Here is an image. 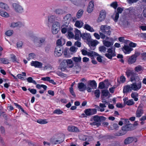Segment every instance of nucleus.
Returning a JSON list of instances; mask_svg holds the SVG:
<instances>
[{"instance_id":"f257e3e1","label":"nucleus","mask_w":146,"mask_h":146,"mask_svg":"<svg viewBox=\"0 0 146 146\" xmlns=\"http://www.w3.org/2000/svg\"><path fill=\"white\" fill-rule=\"evenodd\" d=\"M94 121L93 122L91 123L90 124L92 125H96L98 127L101 125V122L102 123V124L104 127H107L108 125V123L107 122H104L106 118L103 116L94 115L92 117Z\"/></svg>"},{"instance_id":"f03ea898","label":"nucleus","mask_w":146,"mask_h":146,"mask_svg":"<svg viewBox=\"0 0 146 146\" xmlns=\"http://www.w3.org/2000/svg\"><path fill=\"white\" fill-rule=\"evenodd\" d=\"M137 71V66L135 67V70L131 68H127L125 72L128 78L130 77V81L134 82L136 81L137 76L136 71Z\"/></svg>"},{"instance_id":"7ed1b4c3","label":"nucleus","mask_w":146,"mask_h":146,"mask_svg":"<svg viewBox=\"0 0 146 146\" xmlns=\"http://www.w3.org/2000/svg\"><path fill=\"white\" fill-rule=\"evenodd\" d=\"M123 10V9L120 7H117V10H115L113 15L111 16V18L115 22L117 21L119 17V13H121Z\"/></svg>"},{"instance_id":"20e7f679","label":"nucleus","mask_w":146,"mask_h":146,"mask_svg":"<svg viewBox=\"0 0 146 146\" xmlns=\"http://www.w3.org/2000/svg\"><path fill=\"white\" fill-rule=\"evenodd\" d=\"M34 43L37 46L41 47L45 43V39L44 37L38 38H35L33 40Z\"/></svg>"},{"instance_id":"39448f33","label":"nucleus","mask_w":146,"mask_h":146,"mask_svg":"<svg viewBox=\"0 0 146 146\" xmlns=\"http://www.w3.org/2000/svg\"><path fill=\"white\" fill-rule=\"evenodd\" d=\"M137 125V121L134 122L133 124L127 125L123 126L121 127L122 130L124 131L133 130L135 128V126Z\"/></svg>"},{"instance_id":"423d86ee","label":"nucleus","mask_w":146,"mask_h":146,"mask_svg":"<svg viewBox=\"0 0 146 146\" xmlns=\"http://www.w3.org/2000/svg\"><path fill=\"white\" fill-rule=\"evenodd\" d=\"M72 60L75 62V66H74L73 69H75L78 68L80 70L81 68V67L79 64V62L81 61V58L80 56L79 57H74L72 58Z\"/></svg>"},{"instance_id":"0eeeda50","label":"nucleus","mask_w":146,"mask_h":146,"mask_svg":"<svg viewBox=\"0 0 146 146\" xmlns=\"http://www.w3.org/2000/svg\"><path fill=\"white\" fill-rule=\"evenodd\" d=\"M78 88L80 91L83 92L86 90L87 91L89 92H91L92 88L90 87H87L86 85L82 82H80L78 83Z\"/></svg>"},{"instance_id":"6e6552de","label":"nucleus","mask_w":146,"mask_h":146,"mask_svg":"<svg viewBox=\"0 0 146 146\" xmlns=\"http://www.w3.org/2000/svg\"><path fill=\"white\" fill-rule=\"evenodd\" d=\"M63 51V49L61 46H56L55 49L54 55L55 56H60L62 54Z\"/></svg>"},{"instance_id":"1a4fd4ad","label":"nucleus","mask_w":146,"mask_h":146,"mask_svg":"<svg viewBox=\"0 0 146 146\" xmlns=\"http://www.w3.org/2000/svg\"><path fill=\"white\" fill-rule=\"evenodd\" d=\"M64 140V136L63 135H60V139H57L56 138H51L50 140L51 142L53 144H58L62 143Z\"/></svg>"},{"instance_id":"9d476101","label":"nucleus","mask_w":146,"mask_h":146,"mask_svg":"<svg viewBox=\"0 0 146 146\" xmlns=\"http://www.w3.org/2000/svg\"><path fill=\"white\" fill-rule=\"evenodd\" d=\"M84 112L86 115L90 116L96 114L97 111L96 109L88 108L85 109L84 111Z\"/></svg>"},{"instance_id":"9b49d317","label":"nucleus","mask_w":146,"mask_h":146,"mask_svg":"<svg viewBox=\"0 0 146 146\" xmlns=\"http://www.w3.org/2000/svg\"><path fill=\"white\" fill-rule=\"evenodd\" d=\"M87 43L90 47V49L94 50L95 48V47L98 44V41L96 40H92V38L90 40L89 42H88Z\"/></svg>"},{"instance_id":"f8f14e48","label":"nucleus","mask_w":146,"mask_h":146,"mask_svg":"<svg viewBox=\"0 0 146 146\" xmlns=\"http://www.w3.org/2000/svg\"><path fill=\"white\" fill-rule=\"evenodd\" d=\"M71 15L70 14H68L64 17V25L68 27V25L70 23L71 18Z\"/></svg>"},{"instance_id":"ddd939ff","label":"nucleus","mask_w":146,"mask_h":146,"mask_svg":"<svg viewBox=\"0 0 146 146\" xmlns=\"http://www.w3.org/2000/svg\"><path fill=\"white\" fill-rule=\"evenodd\" d=\"M133 141L135 142H137V139L134 137H129L126 138L124 140V143L125 145L129 144L131 143Z\"/></svg>"},{"instance_id":"4468645a","label":"nucleus","mask_w":146,"mask_h":146,"mask_svg":"<svg viewBox=\"0 0 146 146\" xmlns=\"http://www.w3.org/2000/svg\"><path fill=\"white\" fill-rule=\"evenodd\" d=\"M106 16V13L105 11L103 10L100 11L99 16L97 20V22H100L103 21L105 18Z\"/></svg>"},{"instance_id":"2eb2a0df","label":"nucleus","mask_w":146,"mask_h":146,"mask_svg":"<svg viewBox=\"0 0 146 146\" xmlns=\"http://www.w3.org/2000/svg\"><path fill=\"white\" fill-rule=\"evenodd\" d=\"M81 37L84 40L87 41V42H89L90 40L91 39V36L89 33H83L81 35Z\"/></svg>"},{"instance_id":"dca6fc26","label":"nucleus","mask_w":146,"mask_h":146,"mask_svg":"<svg viewBox=\"0 0 146 146\" xmlns=\"http://www.w3.org/2000/svg\"><path fill=\"white\" fill-rule=\"evenodd\" d=\"M13 6L17 12L21 13L23 11V8L19 4L16 3H13Z\"/></svg>"},{"instance_id":"f3484780","label":"nucleus","mask_w":146,"mask_h":146,"mask_svg":"<svg viewBox=\"0 0 146 146\" xmlns=\"http://www.w3.org/2000/svg\"><path fill=\"white\" fill-rule=\"evenodd\" d=\"M137 57V54L136 53L134 55H132L130 56L128 60V62L129 64H132L135 62Z\"/></svg>"},{"instance_id":"a211bd4d","label":"nucleus","mask_w":146,"mask_h":146,"mask_svg":"<svg viewBox=\"0 0 146 146\" xmlns=\"http://www.w3.org/2000/svg\"><path fill=\"white\" fill-rule=\"evenodd\" d=\"M122 49L123 52L125 54H129L133 50L132 48L127 45H124Z\"/></svg>"},{"instance_id":"6ab92c4d","label":"nucleus","mask_w":146,"mask_h":146,"mask_svg":"<svg viewBox=\"0 0 146 146\" xmlns=\"http://www.w3.org/2000/svg\"><path fill=\"white\" fill-rule=\"evenodd\" d=\"M89 83H88L87 85V87L90 86L92 89H96L97 88V83L94 80H90L89 81Z\"/></svg>"},{"instance_id":"aec40b11","label":"nucleus","mask_w":146,"mask_h":146,"mask_svg":"<svg viewBox=\"0 0 146 146\" xmlns=\"http://www.w3.org/2000/svg\"><path fill=\"white\" fill-rule=\"evenodd\" d=\"M32 66H35V68H41L42 67V64L39 62L36 61H32L31 63Z\"/></svg>"},{"instance_id":"412c9836","label":"nucleus","mask_w":146,"mask_h":146,"mask_svg":"<svg viewBox=\"0 0 146 146\" xmlns=\"http://www.w3.org/2000/svg\"><path fill=\"white\" fill-rule=\"evenodd\" d=\"M102 94L101 95V98L102 100H104V97H107L108 94H110V93L107 90H103L102 91Z\"/></svg>"},{"instance_id":"4be33fe9","label":"nucleus","mask_w":146,"mask_h":146,"mask_svg":"<svg viewBox=\"0 0 146 146\" xmlns=\"http://www.w3.org/2000/svg\"><path fill=\"white\" fill-rule=\"evenodd\" d=\"M94 6V2L92 1L89 3L87 9V12L89 13H91L93 10Z\"/></svg>"},{"instance_id":"5701e85b","label":"nucleus","mask_w":146,"mask_h":146,"mask_svg":"<svg viewBox=\"0 0 146 146\" xmlns=\"http://www.w3.org/2000/svg\"><path fill=\"white\" fill-rule=\"evenodd\" d=\"M68 130L71 132H78L80 131L79 129L77 127L73 126H68Z\"/></svg>"},{"instance_id":"b1692460","label":"nucleus","mask_w":146,"mask_h":146,"mask_svg":"<svg viewBox=\"0 0 146 146\" xmlns=\"http://www.w3.org/2000/svg\"><path fill=\"white\" fill-rule=\"evenodd\" d=\"M55 13L58 16L61 15L65 14L66 11L64 10L61 9H57L54 11Z\"/></svg>"},{"instance_id":"393cba45","label":"nucleus","mask_w":146,"mask_h":146,"mask_svg":"<svg viewBox=\"0 0 146 146\" xmlns=\"http://www.w3.org/2000/svg\"><path fill=\"white\" fill-rule=\"evenodd\" d=\"M75 39L76 40H79L80 39L79 36L81 37V35L82 34L80 31L77 29H75Z\"/></svg>"},{"instance_id":"a878e982","label":"nucleus","mask_w":146,"mask_h":146,"mask_svg":"<svg viewBox=\"0 0 146 146\" xmlns=\"http://www.w3.org/2000/svg\"><path fill=\"white\" fill-rule=\"evenodd\" d=\"M71 2L77 6L82 5L83 3V0H70Z\"/></svg>"},{"instance_id":"bb28decb","label":"nucleus","mask_w":146,"mask_h":146,"mask_svg":"<svg viewBox=\"0 0 146 146\" xmlns=\"http://www.w3.org/2000/svg\"><path fill=\"white\" fill-rule=\"evenodd\" d=\"M103 43L104 45L107 47H111L112 46L113 43L112 42L106 41V40L103 41Z\"/></svg>"},{"instance_id":"cd10ccee","label":"nucleus","mask_w":146,"mask_h":146,"mask_svg":"<svg viewBox=\"0 0 146 146\" xmlns=\"http://www.w3.org/2000/svg\"><path fill=\"white\" fill-rule=\"evenodd\" d=\"M131 86L130 85H127L124 87L123 92L124 93H127L129 91H131Z\"/></svg>"},{"instance_id":"c85d7f7f","label":"nucleus","mask_w":146,"mask_h":146,"mask_svg":"<svg viewBox=\"0 0 146 146\" xmlns=\"http://www.w3.org/2000/svg\"><path fill=\"white\" fill-rule=\"evenodd\" d=\"M56 19V17L53 15L49 16L48 17V24L49 23H53L55 21Z\"/></svg>"},{"instance_id":"c756f323","label":"nucleus","mask_w":146,"mask_h":146,"mask_svg":"<svg viewBox=\"0 0 146 146\" xmlns=\"http://www.w3.org/2000/svg\"><path fill=\"white\" fill-rule=\"evenodd\" d=\"M111 27L107 25H102L100 27V30L102 32H104L105 31L110 30Z\"/></svg>"},{"instance_id":"7c9ffc66","label":"nucleus","mask_w":146,"mask_h":146,"mask_svg":"<svg viewBox=\"0 0 146 146\" xmlns=\"http://www.w3.org/2000/svg\"><path fill=\"white\" fill-rule=\"evenodd\" d=\"M84 28L85 29L91 32L94 31V30L93 29V28L88 24H85V25Z\"/></svg>"},{"instance_id":"2f4dec72","label":"nucleus","mask_w":146,"mask_h":146,"mask_svg":"<svg viewBox=\"0 0 146 146\" xmlns=\"http://www.w3.org/2000/svg\"><path fill=\"white\" fill-rule=\"evenodd\" d=\"M0 15L3 17L7 18L9 17V15L8 13L0 10Z\"/></svg>"},{"instance_id":"473e14b6","label":"nucleus","mask_w":146,"mask_h":146,"mask_svg":"<svg viewBox=\"0 0 146 146\" xmlns=\"http://www.w3.org/2000/svg\"><path fill=\"white\" fill-rule=\"evenodd\" d=\"M67 65L69 68H72L74 65V64L73 63L71 59H68L66 60Z\"/></svg>"},{"instance_id":"72a5a7b5","label":"nucleus","mask_w":146,"mask_h":146,"mask_svg":"<svg viewBox=\"0 0 146 146\" xmlns=\"http://www.w3.org/2000/svg\"><path fill=\"white\" fill-rule=\"evenodd\" d=\"M133 83L131 84V88L132 90H137V84L136 83V80L134 82H132Z\"/></svg>"},{"instance_id":"f704fd0d","label":"nucleus","mask_w":146,"mask_h":146,"mask_svg":"<svg viewBox=\"0 0 146 146\" xmlns=\"http://www.w3.org/2000/svg\"><path fill=\"white\" fill-rule=\"evenodd\" d=\"M83 23L81 21H76L75 23V25L76 27L78 28L81 27L83 25Z\"/></svg>"},{"instance_id":"c9c22d12","label":"nucleus","mask_w":146,"mask_h":146,"mask_svg":"<svg viewBox=\"0 0 146 146\" xmlns=\"http://www.w3.org/2000/svg\"><path fill=\"white\" fill-rule=\"evenodd\" d=\"M0 7L5 10H7L9 7L7 4L0 2Z\"/></svg>"},{"instance_id":"e433bc0d","label":"nucleus","mask_w":146,"mask_h":146,"mask_svg":"<svg viewBox=\"0 0 146 146\" xmlns=\"http://www.w3.org/2000/svg\"><path fill=\"white\" fill-rule=\"evenodd\" d=\"M88 56L91 57H93L94 56H99V54L95 52L91 51V52H88Z\"/></svg>"},{"instance_id":"4c0bfd02","label":"nucleus","mask_w":146,"mask_h":146,"mask_svg":"<svg viewBox=\"0 0 146 146\" xmlns=\"http://www.w3.org/2000/svg\"><path fill=\"white\" fill-rule=\"evenodd\" d=\"M60 24L58 22H54L52 24V29L54 28H57V27H59L60 28Z\"/></svg>"},{"instance_id":"58836bf2","label":"nucleus","mask_w":146,"mask_h":146,"mask_svg":"<svg viewBox=\"0 0 146 146\" xmlns=\"http://www.w3.org/2000/svg\"><path fill=\"white\" fill-rule=\"evenodd\" d=\"M84 11L81 9L79 10L77 13L76 16L78 19L80 18L83 14Z\"/></svg>"},{"instance_id":"ea45409f","label":"nucleus","mask_w":146,"mask_h":146,"mask_svg":"<svg viewBox=\"0 0 146 146\" xmlns=\"http://www.w3.org/2000/svg\"><path fill=\"white\" fill-rule=\"evenodd\" d=\"M141 55L142 60H146V52L141 53L140 52H137V56Z\"/></svg>"},{"instance_id":"a19ab883","label":"nucleus","mask_w":146,"mask_h":146,"mask_svg":"<svg viewBox=\"0 0 146 146\" xmlns=\"http://www.w3.org/2000/svg\"><path fill=\"white\" fill-rule=\"evenodd\" d=\"M37 123L42 124H45L48 123L46 121V119H40L38 120L37 121Z\"/></svg>"},{"instance_id":"79ce46f5","label":"nucleus","mask_w":146,"mask_h":146,"mask_svg":"<svg viewBox=\"0 0 146 146\" xmlns=\"http://www.w3.org/2000/svg\"><path fill=\"white\" fill-rule=\"evenodd\" d=\"M0 63L4 64H8L9 63L7 59L5 58H0Z\"/></svg>"},{"instance_id":"37998d69","label":"nucleus","mask_w":146,"mask_h":146,"mask_svg":"<svg viewBox=\"0 0 146 146\" xmlns=\"http://www.w3.org/2000/svg\"><path fill=\"white\" fill-rule=\"evenodd\" d=\"M60 29V28L59 27H57L56 28L54 27V28L52 29V33L53 34H56L58 33Z\"/></svg>"},{"instance_id":"c03bdc74","label":"nucleus","mask_w":146,"mask_h":146,"mask_svg":"<svg viewBox=\"0 0 146 146\" xmlns=\"http://www.w3.org/2000/svg\"><path fill=\"white\" fill-rule=\"evenodd\" d=\"M143 113V111L142 108L137 109V117H141Z\"/></svg>"},{"instance_id":"a18cd8bd","label":"nucleus","mask_w":146,"mask_h":146,"mask_svg":"<svg viewBox=\"0 0 146 146\" xmlns=\"http://www.w3.org/2000/svg\"><path fill=\"white\" fill-rule=\"evenodd\" d=\"M106 49V48L104 45L101 46L99 48V50L101 52H105Z\"/></svg>"},{"instance_id":"49530a36","label":"nucleus","mask_w":146,"mask_h":146,"mask_svg":"<svg viewBox=\"0 0 146 146\" xmlns=\"http://www.w3.org/2000/svg\"><path fill=\"white\" fill-rule=\"evenodd\" d=\"M20 25V22H18L16 23L13 22L11 23L10 27H11L15 28L17 27H18Z\"/></svg>"},{"instance_id":"de8ad7c7","label":"nucleus","mask_w":146,"mask_h":146,"mask_svg":"<svg viewBox=\"0 0 146 146\" xmlns=\"http://www.w3.org/2000/svg\"><path fill=\"white\" fill-rule=\"evenodd\" d=\"M118 5L116 1L113 2L110 5V6L115 9H116Z\"/></svg>"},{"instance_id":"09e8293b","label":"nucleus","mask_w":146,"mask_h":146,"mask_svg":"<svg viewBox=\"0 0 146 146\" xmlns=\"http://www.w3.org/2000/svg\"><path fill=\"white\" fill-rule=\"evenodd\" d=\"M144 70L143 67L140 65L137 66V73L141 74Z\"/></svg>"},{"instance_id":"8fccbe9b","label":"nucleus","mask_w":146,"mask_h":146,"mask_svg":"<svg viewBox=\"0 0 146 146\" xmlns=\"http://www.w3.org/2000/svg\"><path fill=\"white\" fill-rule=\"evenodd\" d=\"M121 120H123V121L124 124H125L126 125H129V124H132L129 123V119H124L121 118Z\"/></svg>"},{"instance_id":"3c124183","label":"nucleus","mask_w":146,"mask_h":146,"mask_svg":"<svg viewBox=\"0 0 146 146\" xmlns=\"http://www.w3.org/2000/svg\"><path fill=\"white\" fill-rule=\"evenodd\" d=\"M13 33V30H9L5 32V34L8 36H10L12 35Z\"/></svg>"},{"instance_id":"603ef678","label":"nucleus","mask_w":146,"mask_h":146,"mask_svg":"<svg viewBox=\"0 0 146 146\" xmlns=\"http://www.w3.org/2000/svg\"><path fill=\"white\" fill-rule=\"evenodd\" d=\"M27 80L28 82L29 83H32L35 84H36V82L33 80L31 77H29L27 79Z\"/></svg>"},{"instance_id":"864d4df0","label":"nucleus","mask_w":146,"mask_h":146,"mask_svg":"<svg viewBox=\"0 0 146 146\" xmlns=\"http://www.w3.org/2000/svg\"><path fill=\"white\" fill-rule=\"evenodd\" d=\"M72 29V28H70L68 29V36L69 37L71 38L73 37L74 36V34L70 31Z\"/></svg>"},{"instance_id":"5fc2aeb1","label":"nucleus","mask_w":146,"mask_h":146,"mask_svg":"<svg viewBox=\"0 0 146 146\" xmlns=\"http://www.w3.org/2000/svg\"><path fill=\"white\" fill-rule=\"evenodd\" d=\"M94 94L95 96L97 98H99L100 97V90L98 89L96 90L94 92Z\"/></svg>"},{"instance_id":"6e6d98bb","label":"nucleus","mask_w":146,"mask_h":146,"mask_svg":"<svg viewBox=\"0 0 146 146\" xmlns=\"http://www.w3.org/2000/svg\"><path fill=\"white\" fill-rule=\"evenodd\" d=\"M50 44H47L45 47V52L46 53H48L50 48Z\"/></svg>"},{"instance_id":"4d7b16f0","label":"nucleus","mask_w":146,"mask_h":146,"mask_svg":"<svg viewBox=\"0 0 146 146\" xmlns=\"http://www.w3.org/2000/svg\"><path fill=\"white\" fill-rule=\"evenodd\" d=\"M105 87V84L104 83L102 82H100L99 84L98 88L100 89H103Z\"/></svg>"},{"instance_id":"13d9d810","label":"nucleus","mask_w":146,"mask_h":146,"mask_svg":"<svg viewBox=\"0 0 146 146\" xmlns=\"http://www.w3.org/2000/svg\"><path fill=\"white\" fill-rule=\"evenodd\" d=\"M63 113V112L59 109L55 110L53 111V113L58 114H62Z\"/></svg>"},{"instance_id":"bf43d9fd","label":"nucleus","mask_w":146,"mask_h":146,"mask_svg":"<svg viewBox=\"0 0 146 146\" xmlns=\"http://www.w3.org/2000/svg\"><path fill=\"white\" fill-rule=\"evenodd\" d=\"M146 120V116H143L139 119V120L141 121L140 123L141 125H143L144 123V121Z\"/></svg>"},{"instance_id":"052dcab7","label":"nucleus","mask_w":146,"mask_h":146,"mask_svg":"<svg viewBox=\"0 0 146 146\" xmlns=\"http://www.w3.org/2000/svg\"><path fill=\"white\" fill-rule=\"evenodd\" d=\"M134 103L133 100L131 99L127 100L126 102V104L128 106H131Z\"/></svg>"},{"instance_id":"680f3d73","label":"nucleus","mask_w":146,"mask_h":146,"mask_svg":"<svg viewBox=\"0 0 146 146\" xmlns=\"http://www.w3.org/2000/svg\"><path fill=\"white\" fill-rule=\"evenodd\" d=\"M14 104L15 105V106H16L18 108L20 109L21 110V111L23 113H25V111L22 108V107L19 105L15 103H14Z\"/></svg>"},{"instance_id":"e2e57ef3","label":"nucleus","mask_w":146,"mask_h":146,"mask_svg":"<svg viewBox=\"0 0 146 146\" xmlns=\"http://www.w3.org/2000/svg\"><path fill=\"white\" fill-rule=\"evenodd\" d=\"M70 94L72 95L74 97H76V95L75 94V93L74 92L73 89L72 87H71L70 88Z\"/></svg>"},{"instance_id":"0e129e2a","label":"nucleus","mask_w":146,"mask_h":146,"mask_svg":"<svg viewBox=\"0 0 146 146\" xmlns=\"http://www.w3.org/2000/svg\"><path fill=\"white\" fill-rule=\"evenodd\" d=\"M28 90L33 94H35L36 93V90L35 89L29 88L28 89Z\"/></svg>"},{"instance_id":"69168bd1","label":"nucleus","mask_w":146,"mask_h":146,"mask_svg":"<svg viewBox=\"0 0 146 146\" xmlns=\"http://www.w3.org/2000/svg\"><path fill=\"white\" fill-rule=\"evenodd\" d=\"M23 44L22 41H19L17 43V46L18 48H21Z\"/></svg>"},{"instance_id":"338daca9","label":"nucleus","mask_w":146,"mask_h":146,"mask_svg":"<svg viewBox=\"0 0 146 146\" xmlns=\"http://www.w3.org/2000/svg\"><path fill=\"white\" fill-rule=\"evenodd\" d=\"M81 51L82 54L83 55L85 56L87 55H88V52L87 50H85V49H83L81 50Z\"/></svg>"},{"instance_id":"774afa93","label":"nucleus","mask_w":146,"mask_h":146,"mask_svg":"<svg viewBox=\"0 0 146 146\" xmlns=\"http://www.w3.org/2000/svg\"><path fill=\"white\" fill-rule=\"evenodd\" d=\"M113 127L114 129H115V130H117L118 129L119 126L117 124L115 123H114L113 124Z\"/></svg>"}]
</instances>
